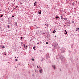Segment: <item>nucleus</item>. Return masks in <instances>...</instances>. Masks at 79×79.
Returning <instances> with one entry per match:
<instances>
[{
	"label": "nucleus",
	"instance_id": "9d476101",
	"mask_svg": "<svg viewBox=\"0 0 79 79\" xmlns=\"http://www.w3.org/2000/svg\"><path fill=\"white\" fill-rule=\"evenodd\" d=\"M55 18H56V19H58L59 18V16H56L55 17Z\"/></svg>",
	"mask_w": 79,
	"mask_h": 79
},
{
	"label": "nucleus",
	"instance_id": "6e6d98bb",
	"mask_svg": "<svg viewBox=\"0 0 79 79\" xmlns=\"http://www.w3.org/2000/svg\"><path fill=\"white\" fill-rule=\"evenodd\" d=\"M16 68V67H15Z\"/></svg>",
	"mask_w": 79,
	"mask_h": 79
},
{
	"label": "nucleus",
	"instance_id": "3c124183",
	"mask_svg": "<svg viewBox=\"0 0 79 79\" xmlns=\"http://www.w3.org/2000/svg\"><path fill=\"white\" fill-rule=\"evenodd\" d=\"M14 9H16V7L14 8Z\"/></svg>",
	"mask_w": 79,
	"mask_h": 79
},
{
	"label": "nucleus",
	"instance_id": "2eb2a0df",
	"mask_svg": "<svg viewBox=\"0 0 79 79\" xmlns=\"http://www.w3.org/2000/svg\"><path fill=\"white\" fill-rule=\"evenodd\" d=\"M64 19L65 21H66V20H67V18H64Z\"/></svg>",
	"mask_w": 79,
	"mask_h": 79
},
{
	"label": "nucleus",
	"instance_id": "c9c22d12",
	"mask_svg": "<svg viewBox=\"0 0 79 79\" xmlns=\"http://www.w3.org/2000/svg\"><path fill=\"white\" fill-rule=\"evenodd\" d=\"M54 32H56V31L55 30H54Z\"/></svg>",
	"mask_w": 79,
	"mask_h": 79
},
{
	"label": "nucleus",
	"instance_id": "20e7f679",
	"mask_svg": "<svg viewBox=\"0 0 79 79\" xmlns=\"http://www.w3.org/2000/svg\"><path fill=\"white\" fill-rule=\"evenodd\" d=\"M41 12H42V10H40L38 11V14L39 15H41Z\"/></svg>",
	"mask_w": 79,
	"mask_h": 79
},
{
	"label": "nucleus",
	"instance_id": "0eeeda50",
	"mask_svg": "<svg viewBox=\"0 0 79 79\" xmlns=\"http://www.w3.org/2000/svg\"><path fill=\"white\" fill-rule=\"evenodd\" d=\"M24 47L25 49H27V45H26V46H24Z\"/></svg>",
	"mask_w": 79,
	"mask_h": 79
},
{
	"label": "nucleus",
	"instance_id": "864d4df0",
	"mask_svg": "<svg viewBox=\"0 0 79 79\" xmlns=\"http://www.w3.org/2000/svg\"><path fill=\"white\" fill-rule=\"evenodd\" d=\"M35 72H36V70H35Z\"/></svg>",
	"mask_w": 79,
	"mask_h": 79
},
{
	"label": "nucleus",
	"instance_id": "ddd939ff",
	"mask_svg": "<svg viewBox=\"0 0 79 79\" xmlns=\"http://www.w3.org/2000/svg\"><path fill=\"white\" fill-rule=\"evenodd\" d=\"M3 15H1L0 18H2V17H3Z\"/></svg>",
	"mask_w": 79,
	"mask_h": 79
},
{
	"label": "nucleus",
	"instance_id": "e433bc0d",
	"mask_svg": "<svg viewBox=\"0 0 79 79\" xmlns=\"http://www.w3.org/2000/svg\"><path fill=\"white\" fill-rule=\"evenodd\" d=\"M67 23H69V22H68Z\"/></svg>",
	"mask_w": 79,
	"mask_h": 79
},
{
	"label": "nucleus",
	"instance_id": "79ce46f5",
	"mask_svg": "<svg viewBox=\"0 0 79 79\" xmlns=\"http://www.w3.org/2000/svg\"><path fill=\"white\" fill-rule=\"evenodd\" d=\"M39 66L40 68H41L40 67V66Z\"/></svg>",
	"mask_w": 79,
	"mask_h": 79
},
{
	"label": "nucleus",
	"instance_id": "603ef678",
	"mask_svg": "<svg viewBox=\"0 0 79 79\" xmlns=\"http://www.w3.org/2000/svg\"><path fill=\"white\" fill-rule=\"evenodd\" d=\"M52 50H54L53 49H52Z\"/></svg>",
	"mask_w": 79,
	"mask_h": 79
},
{
	"label": "nucleus",
	"instance_id": "dca6fc26",
	"mask_svg": "<svg viewBox=\"0 0 79 79\" xmlns=\"http://www.w3.org/2000/svg\"><path fill=\"white\" fill-rule=\"evenodd\" d=\"M1 47L2 48H5V46H2Z\"/></svg>",
	"mask_w": 79,
	"mask_h": 79
},
{
	"label": "nucleus",
	"instance_id": "412c9836",
	"mask_svg": "<svg viewBox=\"0 0 79 79\" xmlns=\"http://www.w3.org/2000/svg\"><path fill=\"white\" fill-rule=\"evenodd\" d=\"M31 60H32V61H34V58H32V59H31Z\"/></svg>",
	"mask_w": 79,
	"mask_h": 79
},
{
	"label": "nucleus",
	"instance_id": "aec40b11",
	"mask_svg": "<svg viewBox=\"0 0 79 79\" xmlns=\"http://www.w3.org/2000/svg\"><path fill=\"white\" fill-rule=\"evenodd\" d=\"M7 27H8V28H9V29L10 28V26L9 25H8Z\"/></svg>",
	"mask_w": 79,
	"mask_h": 79
},
{
	"label": "nucleus",
	"instance_id": "cd10ccee",
	"mask_svg": "<svg viewBox=\"0 0 79 79\" xmlns=\"http://www.w3.org/2000/svg\"><path fill=\"white\" fill-rule=\"evenodd\" d=\"M77 30H76V31H77V30H78V29L77 28Z\"/></svg>",
	"mask_w": 79,
	"mask_h": 79
},
{
	"label": "nucleus",
	"instance_id": "f704fd0d",
	"mask_svg": "<svg viewBox=\"0 0 79 79\" xmlns=\"http://www.w3.org/2000/svg\"><path fill=\"white\" fill-rule=\"evenodd\" d=\"M65 32H67V31H66V30H65Z\"/></svg>",
	"mask_w": 79,
	"mask_h": 79
},
{
	"label": "nucleus",
	"instance_id": "7ed1b4c3",
	"mask_svg": "<svg viewBox=\"0 0 79 79\" xmlns=\"http://www.w3.org/2000/svg\"><path fill=\"white\" fill-rule=\"evenodd\" d=\"M61 51L62 53H63L65 52V51H64V49H62L61 50Z\"/></svg>",
	"mask_w": 79,
	"mask_h": 79
},
{
	"label": "nucleus",
	"instance_id": "c03bdc74",
	"mask_svg": "<svg viewBox=\"0 0 79 79\" xmlns=\"http://www.w3.org/2000/svg\"><path fill=\"white\" fill-rule=\"evenodd\" d=\"M78 31H79V28H78Z\"/></svg>",
	"mask_w": 79,
	"mask_h": 79
},
{
	"label": "nucleus",
	"instance_id": "58836bf2",
	"mask_svg": "<svg viewBox=\"0 0 79 79\" xmlns=\"http://www.w3.org/2000/svg\"><path fill=\"white\" fill-rule=\"evenodd\" d=\"M69 24H71V23H70V22H69Z\"/></svg>",
	"mask_w": 79,
	"mask_h": 79
},
{
	"label": "nucleus",
	"instance_id": "c756f323",
	"mask_svg": "<svg viewBox=\"0 0 79 79\" xmlns=\"http://www.w3.org/2000/svg\"><path fill=\"white\" fill-rule=\"evenodd\" d=\"M23 4V3H20V5H22Z\"/></svg>",
	"mask_w": 79,
	"mask_h": 79
},
{
	"label": "nucleus",
	"instance_id": "ea45409f",
	"mask_svg": "<svg viewBox=\"0 0 79 79\" xmlns=\"http://www.w3.org/2000/svg\"><path fill=\"white\" fill-rule=\"evenodd\" d=\"M55 37H56V35H55Z\"/></svg>",
	"mask_w": 79,
	"mask_h": 79
},
{
	"label": "nucleus",
	"instance_id": "4d7b16f0",
	"mask_svg": "<svg viewBox=\"0 0 79 79\" xmlns=\"http://www.w3.org/2000/svg\"><path fill=\"white\" fill-rule=\"evenodd\" d=\"M34 76V75H33V76Z\"/></svg>",
	"mask_w": 79,
	"mask_h": 79
},
{
	"label": "nucleus",
	"instance_id": "7c9ffc66",
	"mask_svg": "<svg viewBox=\"0 0 79 79\" xmlns=\"http://www.w3.org/2000/svg\"><path fill=\"white\" fill-rule=\"evenodd\" d=\"M35 3H36V4H37V1L35 2Z\"/></svg>",
	"mask_w": 79,
	"mask_h": 79
},
{
	"label": "nucleus",
	"instance_id": "a211bd4d",
	"mask_svg": "<svg viewBox=\"0 0 79 79\" xmlns=\"http://www.w3.org/2000/svg\"><path fill=\"white\" fill-rule=\"evenodd\" d=\"M23 37H20V40H22V39H23Z\"/></svg>",
	"mask_w": 79,
	"mask_h": 79
},
{
	"label": "nucleus",
	"instance_id": "13d9d810",
	"mask_svg": "<svg viewBox=\"0 0 79 79\" xmlns=\"http://www.w3.org/2000/svg\"><path fill=\"white\" fill-rule=\"evenodd\" d=\"M60 70V71H61V70Z\"/></svg>",
	"mask_w": 79,
	"mask_h": 79
},
{
	"label": "nucleus",
	"instance_id": "c85d7f7f",
	"mask_svg": "<svg viewBox=\"0 0 79 79\" xmlns=\"http://www.w3.org/2000/svg\"><path fill=\"white\" fill-rule=\"evenodd\" d=\"M4 55H6V53H5H5H4Z\"/></svg>",
	"mask_w": 79,
	"mask_h": 79
},
{
	"label": "nucleus",
	"instance_id": "a18cd8bd",
	"mask_svg": "<svg viewBox=\"0 0 79 79\" xmlns=\"http://www.w3.org/2000/svg\"><path fill=\"white\" fill-rule=\"evenodd\" d=\"M64 34H66V33H64Z\"/></svg>",
	"mask_w": 79,
	"mask_h": 79
},
{
	"label": "nucleus",
	"instance_id": "72a5a7b5",
	"mask_svg": "<svg viewBox=\"0 0 79 79\" xmlns=\"http://www.w3.org/2000/svg\"><path fill=\"white\" fill-rule=\"evenodd\" d=\"M37 44L38 45H39V43H38Z\"/></svg>",
	"mask_w": 79,
	"mask_h": 79
},
{
	"label": "nucleus",
	"instance_id": "8fccbe9b",
	"mask_svg": "<svg viewBox=\"0 0 79 79\" xmlns=\"http://www.w3.org/2000/svg\"><path fill=\"white\" fill-rule=\"evenodd\" d=\"M16 58V57H15V58Z\"/></svg>",
	"mask_w": 79,
	"mask_h": 79
},
{
	"label": "nucleus",
	"instance_id": "f03ea898",
	"mask_svg": "<svg viewBox=\"0 0 79 79\" xmlns=\"http://www.w3.org/2000/svg\"><path fill=\"white\" fill-rule=\"evenodd\" d=\"M64 57V56H62V55L61 54H60L59 55V58H60L61 60Z\"/></svg>",
	"mask_w": 79,
	"mask_h": 79
},
{
	"label": "nucleus",
	"instance_id": "bb28decb",
	"mask_svg": "<svg viewBox=\"0 0 79 79\" xmlns=\"http://www.w3.org/2000/svg\"><path fill=\"white\" fill-rule=\"evenodd\" d=\"M32 65H33V66H35L34 65V64H33Z\"/></svg>",
	"mask_w": 79,
	"mask_h": 79
},
{
	"label": "nucleus",
	"instance_id": "6ab92c4d",
	"mask_svg": "<svg viewBox=\"0 0 79 79\" xmlns=\"http://www.w3.org/2000/svg\"><path fill=\"white\" fill-rule=\"evenodd\" d=\"M64 19V18L63 17H61V19L63 20V19Z\"/></svg>",
	"mask_w": 79,
	"mask_h": 79
},
{
	"label": "nucleus",
	"instance_id": "9b49d317",
	"mask_svg": "<svg viewBox=\"0 0 79 79\" xmlns=\"http://www.w3.org/2000/svg\"><path fill=\"white\" fill-rule=\"evenodd\" d=\"M72 23H73V24H74V23L75 22L74 21L72 20L71 22Z\"/></svg>",
	"mask_w": 79,
	"mask_h": 79
},
{
	"label": "nucleus",
	"instance_id": "49530a36",
	"mask_svg": "<svg viewBox=\"0 0 79 79\" xmlns=\"http://www.w3.org/2000/svg\"><path fill=\"white\" fill-rule=\"evenodd\" d=\"M60 17H62V16H61V15L60 16Z\"/></svg>",
	"mask_w": 79,
	"mask_h": 79
},
{
	"label": "nucleus",
	"instance_id": "b1692460",
	"mask_svg": "<svg viewBox=\"0 0 79 79\" xmlns=\"http://www.w3.org/2000/svg\"><path fill=\"white\" fill-rule=\"evenodd\" d=\"M15 61H18V59H16L15 60Z\"/></svg>",
	"mask_w": 79,
	"mask_h": 79
},
{
	"label": "nucleus",
	"instance_id": "2f4dec72",
	"mask_svg": "<svg viewBox=\"0 0 79 79\" xmlns=\"http://www.w3.org/2000/svg\"><path fill=\"white\" fill-rule=\"evenodd\" d=\"M12 17H13V18H14L15 16H14V15H12Z\"/></svg>",
	"mask_w": 79,
	"mask_h": 79
},
{
	"label": "nucleus",
	"instance_id": "a878e982",
	"mask_svg": "<svg viewBox=\"0 0 79 79\" xmlns=\"http://www.w3.org/2000/svg\"><path fill=\"white\" fill-rule=\"evenodd\" d=\"M18 6H15V8H18Z\"/></svg>",
	"mask_w": 79,
	"mask_h": 79
},
{
	"label": "nucleus",
	"instance_id": "5701e85b",
	"mask_svg": "<svg viewBox=\"0 0 79 79\" xmlns=\"http://www.w3.org/2000/svg\"><path fill=\"white\" fill-rule=\"evenodd\" d=\"M52 33H53V34H55V31H52Z\"/></svg>",
	"mask_w": 79,
	"mask_h": 79
},
{
	"label": "nucleus",
	"instance_id": "1a4fd4ad",
	"mask_svg": "<svg viewBox=\"0 0 79 79\" xmlns=\"http://www.w3.org/2000/svg\"><path fill=\"white\" fill-rule=\"evenodd\" d=\"M17 24H18L17 23V22H15V26H17Z\"/></svg>",
	"mask_w": 79,
	"mask_h": 79
},
{
	"label": "nucleus",
	"instance_id": "6e6552de",
	"mask_svg": "<svg viewBox=\"0 0 79 79\" xmlns=\"http://www.w3.org/2000/svg\"><path fill=\"white\" fill-rule=\"evenodd\" d=\"M36 48V47L35 46H34L33 47V49H34V50H36V49H35Z\"/></svg>",
	"mask_w": 79,
	"mask_h": 79
},
{
	"label": "nucleus",
	"instance_id": "f8f14e48",
	"mask_svg": "<svg viewBox=\"0 0 79 79\" xmlns=\"http://www.w3.org/2000/svg\"><path fill=\"white\" fill-rule=\"evenodd\" d=\"M72 4L73 6H74V5L75 4V2H73L72 3Z\"/></svg>",
	"mask_w": 79,
	"mask_h": 79
},
{
	"label": "nucleus",
	"instance_id": "423d86ee",
	"mask_svg": "<svg viewBox=\"0 0 79 79\" xmlns=\"http://www.w3.org/2000/svg\"><path fill=\"white\" fill-rule=\"evenodd\" d=\"M39 71L40 72V73H41V74L42 73V69H40V70H39Z\"/></svg>",
	"mask_w": 79,
	"mask_h": 79
},
{
	"label": "nucleus",
	"instance_id": "4be33fe9",
	"mask_svg": "<svg viewBox=\"0 0 79 79\" xmlns=\"http://www.w3.org/2000/svg\"><path fill=\"white\" fill-rule=\"evenodd\" d=\"M46 44H47V45H48V42H46Z\"/></svg>",
	"mask_w": 79,
	"mask_h": 79
},
{
	"label": "nucleus",
	"instance_id": "4c0bfd02",
	"mask_svg": "<svg viewBox=\"0 0 79 79\" xmlns=\"http://www.w3.org/2000/svg\"><path fill=\"white\" fill-rule=\"evenodd\" d=\"M37 68H39V66H37Z\"/></svg>",
	"mask_w": 79,
	"mask_h": 79
},
{
	"label": "nucleus",
	"instance_id": "393cba45",
	"mask_svg": "<svg viewBox=\"0 0 79 79\" xmlns=\"http://www.w3.org/2000/svg\"><path fill=\"white\" fill-rule=\"evenodd\" d=\"M41 61H44V59H42V60H41Z\"/></svg>",
	"mask_w": 79,
	"mask_h": 79
},
{
	"label": "nucleus",
	"instance_id": "f257e3e1",
	"mask_svg": "<svg viewBox=\"0 0 79 79\" xmlns=\"http://www.w3.org/2000/svg\"><path fill=\"white\" fill-rule=\"evenodd\" d=\"M53 46L54 48L56 49V48H57L58 47V43H55L53 44Z\"/></svg>",
	"mask_w": 79,
	"mask_h": 79
},
{
	"label": "nucleus",
	"instance_id": "37998d69",
	"mask_svg": "<svg viewBox=\"0 0 79 79\" xmlns=\"http://www.w3.org/2000/svg\"><path fill=\"white\" fill-rule=\"evenodd\" d=\"M24 46H26V45L25 44H24Z\"/></svg>",
	"mask_w": 79,
	"mask_h": 79
},
{
	"label": "nucleus",
	"instance_id": "de8ad7c7",
	"mask_svg": "<svg viewBox=\"0 0 79 79\" xmlns=\"http://www.w3.org/2000/svg\"><path fill=\"white\" fill-rule=\"evenodd\" d=\"M8 31H9V32H10V31L8 30Z\"/></svg>",
	"mask_w": 79,
	"mask_h": 79
},
{
	"label": "nucleus",
	"instance_id": "a19ab883",
	"mask_svg": "<svg viewBox=\"0 0 79 79\" xmlns=\"http://www.w3.org/2000/svg\"><path fill=\"white\" fill-rule=\"evenodd\" d=\"M19 64V65H20V64L19 63V64Z\"/></svg>",
	"mask_w": 79,
	"mask_h": 79
},
{
	"label": "nucleus",
	"instance_id": "09e8293b",
	"mask_svg": "<svg viewBox=\"0 0 79 79\" xmlns=\"http://www.w3.org/2000/svg\"><path fill=\"white\" fill-rule=\"evenodd\" d=\"M60 46H59V47H58L59 48H60Z\"/></svg>",
	"mask_w": 79,
	"mask_h": 79
},
{
	"label": "nucleus",
	"instance_id": "5fc2aeb1",
	"mask_svg": "<svg viewBox=\"0 0 79 79\" xmlns=\"http://www.w3.org/2000/svg\"><path fill=\"white\" fill-rule=\"evenodd\" d=\"M36 6H37V5H36Z\"/></svg>",
	"mask_w": 79,
	"mask_h": 79
},
{
	"label": "nucleus",
	"instance_id": "4468645a",
	"mask_svg": "<svg viewBox=\"0 0 79 79\" xmlns=\"http://www.w3.org/2000/svg\"><path fill=\"white\" fill-rule=\"evenodd\" d=\"M71 47L72 48H73V45L72 44L71 45Z\"/></svg>",
	"mask_w": 79,
	"mask_h": 79
},
{
	"label": "nucleus",
	"instance_id": "f3484780",
	"mask_svg": "<svg viewBox=\"0 0 79 79\" xmlns=\"http://www.w3.org/2000/svg\"><path fill=\"white\" fill-rule=\"evenodd\" d=\"M36 3H34V6H36Z\"/></svg>",
	"mask_w": 79,
	"mask_h": 79
},
{
	"label": "nucleus",
	"instance_id": "39448f33",
	"mask_svg": "<svg viewBox=\"0 0 79 79\" xmlns=\"http://www.w3.org/2000/svg\"><path fill=\"white\" fill-rule=\"evenodd\" d=\"M52 66L53 68H54V70H55V69H56V67H55V65H52Z\"/></svg>",
	"mask_w": 79,
	"mask_h": 79
},
{
	"label": "nucleus",
	"instance_id": "473e14b6",
	"mask_svg": "<svg viewBox=\"0 0 79 79\" xmlns=\"http://www.w3.org/2000/svg\"><path fill=\"white\" fill-rule=\"evenodd\" d=\"M66 34H68V32H66V33H65Z\"/></svg>",
	"mask_w": 79,
	"mask_h": 79
}]
</instances>
